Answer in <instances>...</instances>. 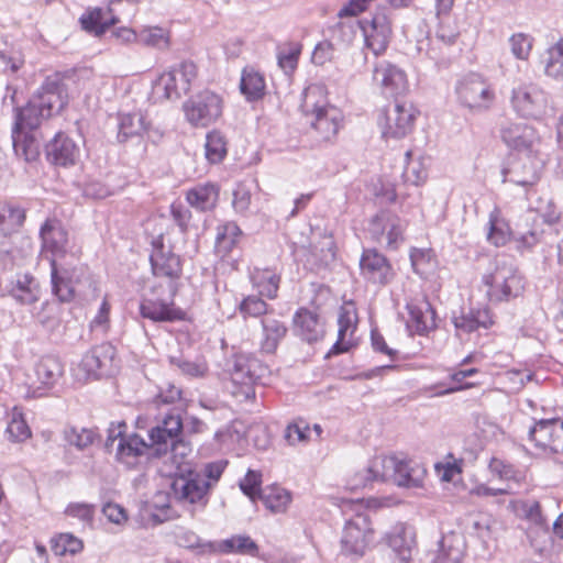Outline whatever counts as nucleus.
<instances>
[{
    "label": "nucleus",
    "mask_w": 563,
    "mask_h": 563,
    "mask_svg": "<svg viewBox=\"0 0 563 563\" xmlns=\"http://www.w3.org/2000/svg\"><path fill=\"white\" fill-rule=\"evenodd\" d=\"M197 77V67L192 62H183L170 70L163 73L155 82L156 93L162 92L167 100H177L190 89Z\"/></svg>",
    "instance_id": "nucleus-5"
},
{
    "label": "nucleus",
    "mask_w": 563,
    "mask_h": 563,
    "mask_svg": "<svg viewBox=\"0 0 563 563\" xmlns=\"http://www.w3.org/2000/svg\"><path fill=\"white\" fill-rule=\"evenodd\" d=\"M42 136L38 132L12 128V144L16 156L33 162L40 156Z\"/></svg>",
    "instance_id": "nucleus-29"
},
{
    "label": "nucleus",
    "mask_w": 563,
    "mask_h": 563,
    "mask_svg": "<svg viewBox=\"0 0 563 563\" xmlns=\"http://www.w3.org/2000/svg\"><path fill=\"white\" fill-rule=\"evenodd\" d=\"M176 542L179 547L198 550L199 553H211L217 551V547L203 541L197 533L190 530H181L176 534Z\"/></svg>",
    "instance_id": "nucleus-50"
},
{
    "label": "nucleus",
    "mask_w": 563,
    "mask_h": 563,
    "mask_svg": "<svg viewBox=\"0 0 563 563\" xmlns=\"http://www.w3.org/2000/svg\"><path fill=\"white\" fill-rule=\"evenodd\" d=\"M464 558V543L456 534L445 536L440 541V549L433 563H462Z\"/></svg>",
    "instance_id": "nucleus-37"
},
{
    "label": "nucleus",
    "mask_w": 563,
    "mask_h": 563,
    "mask_svg": "<svg viewBox=\"0 0 563 563\" xmlns=\"http://www.w3.org/2000/svg\"><path fill=\"white\" fill-rule=\"evenodd\" d=\"M252 192L251 188L244 184H239L233 190V208L236 212L244 213L249 210L251 205Z\"/></svg>",
    "instance_id": "nucleus-60"
},
{
    "label": "nucleus",
    "mask_w": 563,
    "mask_h": 563,
    "mask_svg": "<svg viewBox=\"0 0 563 563\" xmlns=\"http://www.w3.org/2000/svg\"><path fill=\"white\" fill-rule=\"evenodd\" d=\"M397 466L395 467L396 474L395 477L391 478V482L397 484L398 486L405 487H416L419 485L418 479H416L412 475V470L409 466V463L405 460H399L397 457Z\"/></svg>",
    "instance_id": "nucleus-59"
},
{
    "label": "nucleus",
    "mask_w": 563,
    "mask_h": 563,
    "mask_svg": "<svg viewBox=\"0 0 563 563\" xmlns=\"http://www.w3.org/2000/svg\"><path fill=\"white\" fill-rule=\"evenodd\" d=\"M32 98L51 118L68 103L67 87L58 75L49 76Z\"/></svg>",
    "instance_id": "nucleus-14"
},
{
    "label": "nucleus",
    "mask_w": 563,
    "mask_h": 563,
    "mask_svg": "<svg viewBox=\"0 0 563 563\" xmlns=\"http://www.w3.org/2000/svg\"><path fill=\"white\" fill-rule=\"evenodd\" d=\"M503 142L518 151L530 150L538 140L536 130L527 123L505 120L499 129Z\"/></svg>",
    "instance_id": "nucleus-20"
},
{
    "label": "nucleus",
    "mask_w": 563,
    "mask_h": 563,
    "mask_svg": "<svg viewBox=\"0 0 563 563\" xmlns=\"http://www.w3.org/2000/svg\"><path fill=\"white\" fill-rule=\"evenodd\" d=\"M364 36L366 46L375 56L385 52L391 35V25L388 16L384 12L374 14L368 23L364 26Z\"/></svg>",
    "instance_id": "nucleus-21"
},
{
    "label": "nucleus",
    "mask_w": 563,
    "mask_h": 563,
    "mask_svg": "<svg viewBox=\"0 0 563 563\" xmlns=\"http://www.w3.org/2000/svg\"><path fill=\"white\" fill-rule=\"evenodd\" d=\"M45 113V110H43L33 98H31L24 107L15 110L13 128L37 132L42 122L49 118V115H46Z\"/></svg>",
    "instance_id": "nucleus-34"
},
{
    "label": "nucleus",
    "mask_w": 563,
    "mask_h": 563,
    "mask_svg": "<svg viewBox=\"0 0 563 563\" xmlns=\"http://www.w3.org/2000/svg\"><path fill=\"white\" fill-rule=\"evenodd\" d=\"M139 41L157 49H167L169 47V33L161 27H148L139 34Z\"/></svg>",
    "instance_id": "nucleus-51"
},
{
    "label": "nucleus",
    "mask_w": 563,
    "mask_h": 563,
    "mask_svg": "<svg viewBox=\"0 0 563 563\" xmlns=\"http://www.w3.org/2000/svg\"><path fill=\"white\" fill-rule=\"evenodd\" d=\"M260 499L265 507L272 512H284L290 504L291 496L288 490L283 487L273 485L265 487L261 494Z\"/></svg>",
    "instance_id": "nucleus-42"
},
{
    "label": "nucleus",
    "mask_w": 563,
    "mask_h": 563,
    "mask_svg": "<svg viewBox=\"0 0 563 563\" xmlns=\"http://www.w3.org/2000/svg\"><path fill=\"white\" fill-rule=\"evenodd\" d=\"M544 74L558 81H563V38L547 51Z\"/></svg>",
    "instance_id": "nucleus-44"
},
{
    "label": "nucleus",
    "mask_w": 563,
    "mask_h": 563,
    "mask_svg": "<svg viewBox=\"0 0 563 563\" xmlns=\"http://www.w3.org/2000/svg\"><path fill=\"white\" fill-rule=\"evenodd\" d=\"M509 44L516 58L527 60L532 49L533 38L525 33H516L510 36Z\"/></svg>",
    "instance_id": "nucleus-55"
},
{
    "label": "nucleus",
    "mask_w": 563,
    "mask_h": 563,
    "mask_svg": "<svg viewBox=\"0 0 563 563\" xmlns=\"http://www.w3.org/2000/svg\"><path fill=\"white\" fill-rule=\"evenodd\" d=\"M49 264L53 294L63 302L73 300L75 269L59 264L55 258H51Z\"/></svg>",
    "instance_id": "nucleus-27"
},
{
    "label": "nucleus",
    "mask_w": 563,
    "mask_h": 563,
    "mask_svg": "<svg viewBox=\"0 0 563 563\" xmlns=\"http://www.w3.org/2000/svg\"><path fill=\"white\" fill-rule=\"evenodd\" d=\"M310 429L308 424L300 420L291 423L285 431V439L289 444H296L298 442H305L309 439Z\"/></svg>",
    "instance_id": "nucleus-62"
},
{
    "label": "nucleus",
    "mask_w": 563,
    "mask_h": 563,
    "mask_svg": "<svg viewBox=\"0 0 563 563\" xmlns=\"http://www.w3.org/2000/svg\"><path fill=\"white\" fill-rule=\"evenodd\" d=\"M455 92L459 102L473 112H484L495 101V92L490 85L477 74H470L459 80Z\"/></svg>",
    "instance_id": "nucleus-3"
},
{
    "label": "nucleus",
    "mask_w": 563,
    "mask_h": 563,
    "mask_svg": "<svg viewBox=\"0 0 563 563\" xmlns=\"http://www.w3.org/2000/svg\"><path fill=\"white\" fill-rule=\"evenodd\" d=\"M148 444L136 433L121 438L117 448V457L126 465H132L134 460L144 454Z\"/></svg>",
    "instance_id": "nucleus-38"
},
{
    "label": "nucleus",
    "mask_w": 563,
    "mask_h": 563,
    "mask_svg": "<svg viewBox=\"0 0 563 563\" xmlns=\"http://www.w3.org/2000/svg\"><path fill=\"white\" fill-rule=\"evenodd\" d=\"M373 80L379 85L382 93L386 97H397L408 88L404 70L386 60H382L374 66Z\"/></svg>",
    "instance_id": "nucleus-17"
},
{
    "label": "nucleus",
    "mask_w": 563,
    "mask_h": 563,
    "mask_svg": "<svg viewBox=\"0 0 563 563\" xmlns=\"http://www.w3.org/2000/svg\"><path fill=\"white\" fill-rule=\"evenodd\" d=\"M515 234L521 247L531 249L540 243L543 239L544 230L538 214L533 211L527 212L517 224Z\"/></svg>",
    "instance_id": "nucleus-32"
},
{
    "label": "nucleus",
    "mask_w": 563,
    "mask_h": 563,
    "mask_svg": "<svg viewBox=\"0 0 563 563\" xmlns=\"http://www.w3.org/2000/svg\"><path fill=\"white\" fill-rule=\"evenodd\" d=\"M487 287L486 295L490 301L508 300L517 297L523 289L522 277L517 267L507 260H496L493 268L483 276Z\"/></svg>",
    "instance_id": "nucleus-2"
},
{
    "label": "nucleus",
    "mask_w": 563,
    "mask_h": 563,
    "mask_svg": "<svg viewBox=\"0 0 563 563\" xmlns=\"http://www.w3.org/2000/svg\"><path fill=\"white\" fill-rule=\"evenodd\" d=\"M453 324L456 330V334H470L478 328H488L493 324V320L487 308L484 309H461L459 313H453Z\"/></svg>",
    "instance_id": "nucleus-28"
},
{
    "label": "nucleus",
    "mask_w": 563,
    "mask_h": 563,
    "mask_svg": "<svg viewBox=\"0 0 563 563\" xmlns=\"http://www.w3.org/2000/svg\"><path fill=\"white\" fill-rule=\"evenodd\" d=\"M362 277L378 287L390 284L395 278V271L385 255L375 249H366L360 258Z\"/></svg>",
    "instance_id": "nucleus-13"
},
{
    "label": "nucleus",
    "mask_w": 563,
    "mask_h": 563,
    "mask_svg": "<svg viewBox=\"0 0 563 563\" xmlns=\"http://www.w3.org/2000/svg\"><path fill=\"white\" fill-rule=\"evenodd\" d=\"M511 106L525 118H541L548 109V96L538 85L520 84L512 89Z\"/></svg>",
    "instance_id": "nucleus-6"
},
{
    "label": "nucleus",
    "mask_w": 563,
    "mask_h": 563,
    "mask_svg": "<svg viewBox=\"0 0 563 563\" xmlns=\"http://www.w3.org/2000/svg\"><path fill=\"white\" fill-rule=\"evenodd\" d=\"M427 169L420 162L408 163L402 173L405 181L416 186L423 183L427 179Z\"/></svg>",
    "instance_id": "nucleus-64"
},
{
    "label": "nucleus",
    "mask_w": 563,
    "mask_h": 563,
    "mask_svg": "<svg viewBox=\"0 0 563 563\" xmlns=\"http://www.w3.org/2000/svg\"><path fill=\"white\" fill-rule=\"evenodd\" d=\"M295 333L303 341L312 343L321 339L324 334L323 323L319 316L308 309H300L294 317Z\"/></svg>",
    "instance_id": "nucleus-31"
},
{
    "label": "nucleus",
    "mask_w": 563,
    "mask_h": 563,
    "mask_svg": "<svg viewBox=\"0 0 563 563\" xmlns=\"http://www.w3.org/2000/svg\"><path fill=\"white\" fill-rule=\"evenodd\" d=\"M223 553H239L256 555L258 551L257 544L247 536H234L230 539L223 540L217 548Z\"/></svg>",
    "instance_id": "nucleus-46"
},
{
    "label": "nucleus",
    "mask_w": 563,
    "mask_h": 563,
    "mask_svg": "<svg viewBox=\"0 0 563 563\" xmlns=\"http://www.w3.org/2000/svg\"><path fill=\"white\" fill-rule=\"evenodd\" d=\"M183 422L179 415L169 413L163 421L150 431L148 449H151L152 455L162 457L169 451H177L179 445L177 443V437L181 434Z\"/></svg>",
    "instance_id": "nucleus-9"
},
{
    "label": "nucleus",
    "mask_w": 563,
    "mask_h": 563,
    "mask_svg": "<svg viewBox=\"0 0 563 563\" xmlns=\"http://www.w3.org/2000/svg\"><path fill=\"white\" fill-rule=\"evenodd\" d=\"M10 440L14 442H22L31 435V430L23 419L22 415L18 411H13L11 419L5 430Z\"/></svg>",
    "instance_id": "nucleus-54"
},
{
    "label": "nucleus",
    "mask_w": 563,
    "mask_h": 563,
    "mask_svg": "<svg viewBox=\"0 0 563 563\" xmlns=\"http://www.w3.org/2000/svg\"><path fill=\"white\" fill-rule=\"evenodd\" d=\"M219 200V188L213 184L198 185L187 192L188 203L199 211L212 210Z\"/></svg>",
    "instance_id": "nucleus-35"
},
{
    "label": "nucleus",
    "mask_w": 563,
    "mask_h": 563,
    "mask_svg": "<svg viewBox=\"0 0 563 563\" xmlns=\"http://www.w3.org/2000/svg\"><path fill=\"white\" fill-rule=\"evenodd\" d=\"M42 251L56 261L67 253L68 232L56 218L46 219L40 229Z\"/></svg>",
    "instance_id": "nucleus-16"
},
{
    "label": "nucleus",
    "mask_w": 563,
    "mask_h": 563,
    "mask_svg": "<svg viewBox=\"0 0 563 563\" xmlns=\"http://www.w3.org/2000/svg\"><path fill=\"white\" fill-rule=\"evenodd\" d=\"M82 547L81 540L70 533H62L52 540V550L56 555L76 554L82 550Z\"/></svg>",
    "instance_id": "nucleus-53"
},
{
    "label": "nucleus",
    "mask_w": 563,
    "mask_h": 563,
    "mask_svg": "<svg viewBox=\"0 0 563 563\" xmlns=\"http://www.w3.org/2000/svg\"><path fill=\"white\" fill-rule=\"evenodd\" d=\"M261 473L249 470L244 478L240 482L241 490L253 501L260 498V494L263 490L261 489Z\"/></svg>",
    "instance_id": "nucleus-58"
},
{
    "label": "nucleus",
    "mask_w": 563,
    "mask_h": 563,
    "mask_svg": "<svg viewBox=\"0 0 563 563\" xmlns=\"http://www.w3.org/2000/svg\"><path fill=\"white\" fill-rule=\"evenodd\" d=\"M104 15L106 13L99 8L89 11L80 19L82 29L90 33H93L97 36H100L106 32V30L110 25L117 23L115 18H111L108 20L104 18Z\"/></svg>",
    "instance_id": "nucleus-45"
},
{
    "label": "nucleus",
    "mask_w": 563,
    "mask_h": 563,
    "mask_svg": "<svg viewBox=\"0 0 563 563\" xmlns=\"http://www.w3.org/2000/svg\"><path fill=\"white\" fill-rule=\"evenodd\" d=\"M78 155V146L64 133H57L46 145L47 159L55 165L65 167L74 165Z\"/></svg>",
    "instance_id": "nucleus-26"
},
{
    "label": "nucleus",
    "mask_w": 563,
    "mask_h": 563,
    "mask_svg": "<svg viewBox=\"0 0 563 563\" xmlns=\"http://www.w3.org/2000/svg\"><path fill=\"white\" fill-rule=\"evenodd\" d=\"M228 372L231 380L240 385L246 397L254 396L253 385L263 376L265 367L260 360L247 354H238L231 361Z\"/></svg>",
    "instance_id": "nucleus-11"
},
{
    "label": "nucleus",
    "mask_w": 563,
    "mask_h": 563,
    "mask_svg": "<svg viewBox=\"0 0 563 563\" xmlns=\"http://www.w3.org/2000/svg\"><path fill=\"white\" fill-rule=\"evenodd\" d=\"M240 312L246 318H263L265 316H272L268 313V305L258 296L251 295L245 297L240 306Z\"/></svg>",
    "instance_id": "nucleus-52"
},
{
    "label": "nucleus",
    "mask_w": 563,
    "mask_h": 563,
    "mask_svg": "<svg viewBox=\"0 0 563 563\" xmlns=\"http://www.w3.org/2000/svg\"><path fill=\"white\" fill-rule=\"evenodd\" d=\"M301 111L316 133L319 142H332L342 128V112L330 106L319 87H309L303 92Z\"/></svg>",
    "instance_id": "nucleus-1"
},
{
    "label": "nucleus",
    "mask_w": 563,
    "mask_h": 563,
    "mask_svg": "<svg viewBox=\"0 0 563 563\" xmlns=\"http://www.w3.org/2000/svg\"><path fill=\"white\" fill-rule=\"evenodd\" d=\"M205 148L210 163H220L227 155V141L219 131H211L207 134Z\"/></svg>",
    "instance_id": "nucleus-49"
},
{
    "label": "nucleus",
    "mask_w": 563,
    "mask_h": 563,
    "mask_svg": "<svg viewBox=\"0 0 563 563\" xmlns=\"http://www.w3.org/2000/svg\"><path fill=\"white\" fill-rule=\"evenodd\" d=\"M357 316L356 311L352 306H343L340 309L338 317V340L333 344L330 353L332 354H341L347 352L353 342L351 339H346L347 335L352 336L356 328Z\"/></svg>",
    "instance_id": "nucleus-30"
},
{
    "label": "nucleus",
    "mask_w": 563,
    "mask_h": 563,
    "mask_svg": "<svg viewBox=\"0 0 563 563\" xmlns=\"http://www.w3.org/2000/svg\"><path fill=\"white\" fill-rule=\"evenodd\" d=\"M379 220L385 221V224L387 225V244L389 246H393L398 243L402 239V222L401 220L396 216L388 211H382Z\"/></svg>",
    "instance_id": "nucleus-56"
},
{
    "label": "nucleus",
    "mask_w": 563,
    "mask_h": 563,
    "mask_svg": "<svg viewBox=\"0 0 563 563\" xmlns=\"http://www.w3.org/2000/svg\"><path fill=\"white\" fill-rule=\"evenodd\" d=\"M153 274L157 277L169 279L168 290L170 296L176 294L175 280L180 277L181 262L170 246L164 244L163 236L153 241V251L150 256Z\"/></svg>",
    "instance_id": "nucleus-8"
},
{
    "label": "nucleus",
    "mask_w": 563,
    "mask_h": 563,
    "mask_svg": "<svg viewBox=\"0 0 563 563\" xmlns=\"http://www.w3.org/2000/svg\"><path fill=\"white\" fill-rule=\"evenodd\" d=\"M187 121L197 128H207L214 123L223 111V101L220 96L203 90L189 98L183 106Z\"/></svg>",
    "instance_id": "nucleus-4"
},
{
    "label": "nucleus",
    "mask_w": 563,
    "mask_h": 563,
    "mask_svg": "<svg viewBox=\"0 0 563 563\" xmlns=\"http://www.w3.org/2000/svg\"><path fill=\"white\" fill-rule=\"evenodd\" d=\"M300 46H291L278 53V65L287 74L292 73L298 64Z\"/></svg>",
    "instance_id": "nucleus-61"
},
{
    "label": "nucleus",
    "mask_w": 563,
    "mask_h": 563,
    "mask_svg": "<svg viewBox=\"0 0 563 563\" xmlns=\"http://www.w3.org/2000/svg\"><path fill=\"white\" fill-rule=\"evenodd\" d=\"M36 380L40 384L34 394L43 396L44 390L57 384L64 374V366L58 357L53 355L43 356L34 367Z\"/></svg>",
    "instance_id": "nucleus-24"
},
{
    "label": "nucleus",
    "mask_w": 563,
    "mask_h": 563,
    "mask_svg": "<svg viewBox=\"0 0 563 563\" xmlns=\"http://www.w3.org/2000/svg\"><path fill=\"white\" fill-rule=\"evenodd\" d=\"M373 538L371 521L366 515L357 514L343 529L342 551L346 554L363 555Z\"/></svg>",
    "instance_id": "nucleus-12"
},
{
    "label": "nucleus",
    "mask_w": 563,
    "mask_h": 563,
    "mask_svg": "<svg viewBox=\"0 0 563 563\" xmlns=\"http://www.w3.org/2000/svg\"><path fill=\"white\" fill-rule=\"evenodd\" d=\"M529 439L542 449L552 452L563 451V421L560 419H542L529 430Z\"/></svg>",
    "instance_id": "nucleus-18"
},
{
    "label": "nucleus",
    "mask_w": 563,
    "mask_h": 563,
    "mask_svg": "<svg viewBox=\"0 0 563 563\" xmlns=\"http://www.w3.org/2000/svg\"><path fill=\"white\" fill-rule=\"evenodd\" d=\"M415 119L416 109L413 106L408 102H400L396 99L390 107L385 109L379 120L383 135L394 139L406 136L412 130Z\"/></svg>",
    "instance_id": "nucleus-10"
},
{
    "label": "nucleus",
    "mask_w": 563,
    "mask_h": 563,
    "mask_svg": "<svg viewBox=\"0 0 563 563\" xmlns=\"http://www.w3.org/2000/svg\"><path fill=\"white\" fill-rule=\"evenodd\" d=\"M262 336L260 339V350L265 354H273L277 350L280 341L287 334V327L274 316H265L261 319Z\"/></svg>",
    "instance_id": "nucleus-33"
},
{
    "label": "nucleus",
    "mask_w": 563,
    "mask_h": 563,
    "mask_svg": "<svg viewBox=\"0 0 563 563\" xmlns=\"http://www.w3.org/2000/svg\"><path fill=\"white\" fill-rule=\"evenodd\" d=\"M504 181L520 186L533 185L538 176L529 161L512 162L508 168L503 169Z\"/></svg>",
    "instance_id": "nucleus-40"
},
{
    "label": "nucleus",
    "mask_w": 563,
    "mask_h": 563,
    "mask_svg": "<svg viewBox=\"0 0 563 563\" xmlns=\"http://www.w3.org/2000/svg\"><path fill=\"white\" fill-rule=\"evenodd\" d=\"M118 140L126 142L130 137L140 136L146 130V118L142 112L120 113Z\"/></svg>",
    "instance_id": "nucleus-39"
},
{
    "label": "nucleus",
    "mask_w": 563,
    "mask_h": 563,
    "mask_svg": "<svg viewBox=\"0 0 563 563\" xmlns=\"http://www.w3.org/2000/svg\"><path fill=\"white\" fill-rule=\"evenodd\" d=\"M115 349L110 343H101L89 350L77 367V376L80 379H98L113 372Z\"/></svg>",
    "instance_id": "nucleus-7"
},
{
    "label": "nucleus",
    "mask_w": 563,
    "mask_h": 563,
    "mask_svg": "<svg viewBox=\"0 0 563 563\" xmlns=\"http://www.w3.org/2000/svg\"><path fill=\"white\" fill-rule=\"evenodd\" d=\"M37 322L49 333H55L60 327V318L55 305L44 303L42 311L36 314Z\"/></svg>",
    "instance_id": "nucleus-57"
},
{
    "label": "nucleus",
    "mask_w": 563,
    "mask_h": 563,
    "mask_svg": "<svg viewBox=\"0 0 563 563\" xmlns=\"http://www.w3.org/2000/svg\"><path fill=\"white\" fill-rule=\"evenodd\" d=\"M457 37L459 32L451 30L445 25H440L435 37L430 41V47L427 51L428 56L433 60H441L442 55L439 52L441 47L453 45Z\"/></svg>",
    "instance_id": "nucleus-48"
},
{
    "label": "nucleus",
    "mask_w": 563,
    "mask_h": 563,
    "mask_svg": "<svg viewBox=\"0 0 563 563\" xmlns=\"http://www.w3.org/2000/svg\"><path fill=\"white\" fill-rule=\"evenodd\" d=\"M40 286L34 277L23 275L11 289L12 297L22 305H32L40 298Z\"/></svg>",
    "instance_id": "nucleus-41"
},
{
    "label": "nucleus",
    "mask_w": 563,
    "mask_h": 563,
    "mask_svg": "<svg viewBox=\"0 0 563 563\" xmlns=\"http://www.w3.org/2000/svg\"><path fill=\"white\" fill-rule=\"evenodd\" d=\"M406 309L409 313L407 327L416 333L423 335L430 330L435 329V311L427 300L419 302L410 301Z\"/></svg>",
    "instance_id": "nucleus-23"
},
{
    "label": "nucleus",
    "mask_w": 563,
    "mask_h": 563,
    "mask_svg": "<svg viewBox=\"0 0 563 563\" xmlns=\"http://www.w3.org/2000/svg\"><path fill=\"white\" fill-rule=\"evenodd\" d=\"M387 544L397 553L401 563H409L416 544L412 527L406 523H396L385 536Z\"/></svg>",
    "instance_id": "nucleus-22"
},
{
    "label": "nucleus",
    "mask_w": 563,
    "mask_h": 563,
    "mask_svg": "<svg viewBox=\"0 0 563 563\" xmlns=\"http://www.w3.org/2000/svg\"><path fill=\"white\" fill-rule=\"evenodd\" d=\"M540 218L542 224L547 223L549 225H553L558 223L561 219V212L558 210L553 200L549 199L547 202H541L537 207V211L534 212Z\"/></svg>",
    "instance_id": "nucleus-63"
},
{
    "label": "nucleus",
    "mask_w": 563,
    "mask_h": 563,
    "mask_svg": "<svg viewBox=\"0 0 563 563\" xmlns=\"http://www.w3.org/2000/svg\"><path fill=\"white\" fill-rule=\"evenodd\" d=\"M174 296H170L173 298ZM140 312L143 318L153 320L155 322H172L184 319V311L176 308L173 299H143L140 305Z\"/></svg>",
    "instance_id": "nucleus-25"
},
{
    "label": "nucleus",
    "mask_w": 563,
    "mask_h": 563,
    "mask_svg": "<svg viewBox=\"0 0 563 563\" xmlns=\"http://www.w3.org/2000/svg\"><path fill=\"white\" fill-rule=\"evenodd\" d=\"M251 280L258 289L261 296L274 299L277 296L279 287V277L268 269L255 268L251 273Z\"/></svg>",
    "instance_id": "nucleus-43"
},
{
    "label": "nucleus",
    "mask_w": 563,
    "mask_h": 563,
    "mask_svg": "<svg viewBox=\"0 0 563 563\" xmlns=\"http://www.w3.org/2000/svg\"><path fill=\"white\" fill-rule=\"evenodd\" d=\"M211 482L205 479L200 473L191 472L187 477L180 476L172 483V492L179 501L206 505Z\"/></svg>",
    "instance_id": "nucleus-15"
},
{
    "label": "nucleus",
    "mask_w": 563,
    "mask_h": 563,
    "mask_svg": "<svg viewBox=\"0 0 563 563\" xmlns=\"http://www.w3.org/2000/svg\"><path fill=\"white\" fill-rule=\"evenodd\" d=\"M26 219V210L18 205L0 206V234L15 235Z\"/></svg>",
    "instance_id": "nucleus-36"
},
{
    "label": "nucleus",
    "mask_w": 563,
    "mask_h": 563,
    "mask_svg": "<svg viewBox=\"0 0 563 563\" xmlns=\"http://www.w3.org/2000/svg\"><path fill=\"white\" fill-rule=\"evenodd\" d=\"M240 88L247 100H257L264 95L265 81L261 74L253 70H244Z\"/></svg>",
    "instance_id": "nucleus-47"
},
{
    "label": "nucleus",
    "mask_w": 563,
    "mask_h": 563,
    "mask_svg": "<svg viewBox=\"0 0 563 563\" xmlns=\"http://www.w3.org/2000/svg\"><path fill=\"white\" fill-rule=\"evenodd\" d=\"M397 465L396 456L380 455L374 457L365 470L355 474L354 487H365L372 482H391Z\"/></svg>",
    "instance_id": "nucleus-19"
}]
</instances>
